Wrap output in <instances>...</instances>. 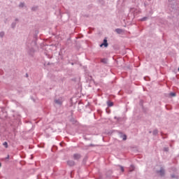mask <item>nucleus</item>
<instances>
[{
    "instance_id": "obj_13",
    "label": "nucleus",
    "mask_w": 179,
    "mask_h": 179,
    "mask_svg": "<svg viewBox=\"0 0 179 179\" xmlns=\"http://www.w3.org/2000/svg\"><path fill=\"white\" fill-rule=\"evenodd\" d=\"M131 167L132 168V169H135V167L134 166H131Z\"/></svg>"
},
{
    "instance_id": "obj_5",
    "label": "nucleus",
    "mask_w": 179,
    "mask_h": 179,
    "mask_svg": "<svg viewBox=\"0 0 179 179\" xmlns=\"http://www.w3.org/2000/svg\"><path fill=\"white\" fill-rule=\"evenodd\" d=\"M115 31L117 33V34H121V33H123L124 31L121 29H116Z\"/></svg>"
},
{
    "instance_id": "obj_6",
    "label": "nucleus",
    "mask_w": 179,
    "mask_h": 179,
    "mask_svg": "<svg viewBox=\"0 0 179 179\" xmlns=\"http://www.w3.org/2000/svg\"><path fill=\"white\" fill-rule=\"evenodd\" d=\"M113 102H110V101H109V102H108V107H113Z\"/></svg>"
},
{
    "instance_id": "obj_11",
    "label": "nucleus",
    "mask_w": 179,
    "mask_h": 179,
    "mask_svg": "<svg viewBox=\"0 0 179 179\" xmlns=\"http://www.w3.org/2000/svg\"><path fill=\"white\" fill-rule=\"evenodd\" d=\"M4 36V33L3 32H0V37H3Z\"/></svg>"
},
{
    "instance_id": "obj_1",
    "label": "nucleus",
    "mask_w": 179,
    "mask_h": 179,
    "mask_svg": "<svg viewBox=\"0 0 179 179\" xmlns=\"http://www.w3.org/2000/svg\"><path fill=\"white\" fill-rule=\"evenodd\" d=\"M103 45H104L105 48H108V40L107 39L103 40V43L100 45V47L102 48V47H103Z\"/></svg>"
},
{
    "instance_id": "obj_12",
    "label": "nucleus",
    "mask_w": 179,
    "mask_h": 179,
    "mask_svg": "<svg viewBox=\"0 0 179 179\" xmlns=\"http://www.w3.org/2000/svg\"><path fill=\"white\" fill-rule=\"evenodd\" d=\"M23 6H24V3H21L20 4V8H23Z\"/></svg>"
},
{
    "instance_id": "obj_15",
    "label": "nucleus",
    "mask_w": 179,
    "mask_h": 179,
    "mask_svg": "<svg viewBox=\"0 0 179 179\" xmlns=\"http://www.w3.org/2000/svg\"><path fill=\"white\" fill-rule=\"evenodd\" d=\"M1 166V164L0 163V167Z\"/></svg>"
},
{
    "instance_id": "obj_8",
    "label": "nucleus",
    "mask_w": 179,
    "mask_h": 179,
    "mask_svg": "<svg viewBox=\"0 0 179 179\" xmlns=\"http://www.w3.org/2000/svg\"><path fill=\"white\" fill-rule=\"evenodd\" d=\"M3 145L6 148H8V143L7 142H4L3 143Z\"/></svg>"
},
{
    "instance_id": "obj_3",
    "label": "nucleus",
    "mask_w": 179,
    "mask_h": 179,
    "mask_svg": "<svg viewBox=\"0 0 179 179\" xmlns=\"http://www.w3.org/2000/svg\"><path fill=\"white\" fill-rule=\"evenodd\" d=\"M67 164H68V165L70 166H73L75 165V162L73 161V160H69V161L67 162Z\"/></svg>"
},
{
    "instance_id": "obj_4",
    "label": "nucleus",
    "mask_w": 179,
    "mask_h": 179,
    "mask_svg": "<svg viewBox=\"0 0 179 179\" xmlns=\"http://www.w3.org/2000/svg\"><path fill=\"white\" fill-rule=\"evenodd\" d=\"M158 173H159L161 176H164V169L163 168H161V169L158 171Z\"/></svg>"
},
{
    "instance_id": "obj_2",
    "label": "nucleus",
    "mask_w": 179,
    "mask_h": 179,
    "mask_svg": "<svg viewBox=\"0 0 179 179\" xmlns=\"http://www.w3.org/2000/svg\"><path fill=\"white\" fill-rule=\"evenodd\" d=\"M73 157L75 160H78L81 158V155L78 153H76L73 155Z\"/></svg>"
},
{
    "instance_id": "obj_9",
    "label": "nucleus",
    "mask_w": 179,
    "mask_h": 179,
    "mask_svg": "<svg viewBox=\"0 0 179 179\" xmlns=\"http://www.w3.org/2000/svg\"><path fill=\"white\" fill-rule=\"evenodd\" d=\"M122 139H123V141H126L127 139V135H123L122 136Z\"/></svg>"
},
{
    "instance_id": "obj_17",
    "label": "nucleus",
    "mask_w": 179,
    "mask_h": 179,
    "mask_svg": "<svg viewBox=\"0 0 179 179\" xmlns=\"http://www.w3.org/2000/svg\"><path fill=\"white\" fill-rule=\"evenodd\" d=\"M178 71H179V68H178Z\"/></svg>"
},
{
    "instance_id": "obj_7",
    "label": "nucleus",
    "mask_w": 179,
    "mask_h": 179,
    "mask_svg": "<svg viewBox=\"0 0 179 179\" xmlns=\"http://www.w3.org/2000/svg\"><path fill=\"white\" fill-rule=\"evenodd\" d=\"M170 96L172 97H176V93L175 92H171Z\"/></svg>"
},
{
    "instance_id": "obj_14",
    "label": "nucleus",
    "mask_w": 179,
    "mask_h": 179,
    "mask_svg": "<svg viewBox=\"0 0 179 179\" xmlns=\"http://www.w3.org/2000/svg\"><path fill=\"white\" fill-rule=\"evenodd\" d=\"M105 61H106L105 59H102V62H105Z\"/></svg>"
},
{
    "instance_id": "obj_16",
    "label": "nucleus",
    "mask_w": 179,
    "mask_h": 179,
    "mask_svg": "<svg viewBox=\"0 0 179 179\" xmlns=\"http://www.w3.org/2000/svg\"><path fill=\"white\" fill-rule=\"evenodd\" d=\"M130 171H132V169H130Z\"/></svg>"
},
{
    "instance_id": "obj_10",
    "label": "nucleus",
    "mask_w": 179,
    "mask_h": 179,
    "mask_svg": "<svg viewBox=\"0 0 179 179\" xmlns=\"http://www.w3.org/2000/svg\"><path fill=\"white\" fill-rule=\"evenodd\" d=\"M120 170L122 172H124V168L123 166H120Z\"/></svg>"
}]
</instances>
